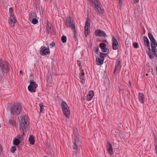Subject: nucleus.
I'll list each match as a JSON object with an SVG mask.
<instances>
[{"label": "nucleus", "instance_id": "f257e3e1", "mask_svg": "<svg viewBox=\"0 0 157 157\" xmlns=\"http://www.w3.org/2000/svg\"><path fill=\"white\" fill-rule=\"evenodd\" d=\"M148 35L150 40L153 55L155 57L157 58V50L156 48V47H157V42L151 33H148Z\"/></svg>", "mask_w": 157, "mask_h": 157}, {"label": "nucleus", "instance_id": "f03ea898", "mask_svg": "<svg viewBox=\"0 0 157 157\" xmlns=\"http://www.w3.org/2000/svg\"><path fill=\"white\" fill-rule=\"evenodd\" d=\"M28 117L26 116H23L21 120L20 124V130L21 132H22V134L24 135L25 133L26 132L28 128V124L27 122H28Z\"/></svg>", "mask_w": 157, "mask_h": 157}, {"label": "nucleus", "instance_id": "7ed1b4c3", "mask_svg": "<svg viewBox=\"0 0 157 157\" xmlns=\"http://www.w3.org/2000/svg\"><path fill=\"white\" fill-rule=\"evenodd\" d=\"M90 5L96 9L98 12L102 14L104 12V9L101 7V3L97 0H89Z\"/></svg>", "mask_w": 157, "mask_h": 157}, {"label": "nucleus", "instance_id": "20e7f679", "mask_svg": "<svg viewBox=\"0 0 157 157\" xmlns=\"http://www.w3.org/2000/svg\"><path fill=\"white\" fill-rule=\"evenodd\" d=\"M0 69L4 73H7L10 70V65L8 63L0 59Z\"/></svg>", "mask_w": 157, "mask_h": 157}, {"label": "nucleus", "instance_id": "39448f33", "mask_svg": "<svg viewBox=\"0 0 157 157\" xmlns=\"http://www.w3.org/2000/svg\"><path fill=\"white\" fill-rule=\"evenodd\" d=\"M61 106L64 114L66 117L69 118L70 117V112L69 107L67 104L65 102L63 101L61 103Z\"/></svg>", "mask_w": 157, "mask_h": 157}, {"label": "nucleus", "instance_id": "423d86ee", "mask_svg": "<svg viewBox=\"0 0 157 157\" xmlns=\"http://www.w3.org/2000/svg\"><path fill=\"white\" fill-rule=\"evenodd\" d=\"M21 111V106L20 104H16L12 106L10 108L11 114H18Z\"/></svg>", "mask_w": 157, "mask_h": 157}, {"label": "nucleus", "instance_id": "0eeeda50", "mask_svg": "<svg viewBox=\"0 0 157 157\" xmlns=\"http://www.w3.org/2000/svg\"><path fill=\"white\" fill-rule=\"evenodd\" d=\"M143 39L144 40V44L149 49V52L148 53V55L149 57L151 59H152L154 57L153 54H152V53L151 52L150 42L148 39L147 37L145 36H144Z\"/></svg>", "mask_w": 157, "mask_h": 157}, {"label": "nucleus", "instance_id": "6e6552de", "mask_svg": "<svg viewBox=\"0 0 157 157\" xmlns=\"http://www.w3.org/2000/svg\"><path fill=\"white\" fill-rule=\"evenodd\" d=\"M90 20L88 18H87L85 27V35L86 37L88 36L90 33Z\"/></svg>", "mask_w": 157, "mask_h": 157}, {"label": "nucleus", "instance_id": "1a4fd4ad", "mask_svg": "<svg viewBox=\"0 0 157 157\" xmlns=\"http://www.w3.org/2000/svg\"><path fill=\"white\" fill-rule=\"evenodd\" d=\"M65 25L68 27L71 28L72 30L74 29L75 26L73 22V20L71 17L67 18L66 19Z\"/></svg>", "mask_w": 157, "mask_h": 157}, {"label": "nucleus", "instance_id": "9d476101", "mask_svg": "<svg viewBox=\"0 0 157 157\" xmlns=\"http://www.w3.org/2000/svg\"><path fill=\"white\" fill-rule=\"evenodd\" d=\"M38 85L35 82L31 81L29 85L28 86V89L31 92H34Z\"/></svg>", "mask_w": 157, "mask_h": 157}, {"label": "nucleus", "instance_id": "9b49d317", "mask_svg": "<svg viewBox=\"0 0 157 157\" xmlns=\"http://www.w3.org/2000/svg\"><path fill=\"white\" fill-rule=\"evenodd\" d=\"M40 49V54L42 56L47 55L50 53L49 49L48 48L42 46Z\"/></svg>", "mask_w": 157, "mask_h": 157}, {"label": "nucleus", "instance_id": "f8f14e48", "mask_svg": "<svg viewBox=\"0 0 157 157\" xmlns=\"http://www.w3.org/2000/svg\"><path fill=\"white\" fill-rule=\"evenodd\" d=\"M95 35L97 36H103L105 38H106L108 36L104 31L100 30H98L95 31Z\"/></svg>", "mask_w": 157, "mask_h": 157}, {"label": "nucleus", "instance_id": "ddd939ff", "mask_svg": "<svg viewBox=\"0 0 157 157\" xmlns=\"http://www.w3.org/2000/svg\"><path fill=\"white\" fill-rule=\"evenodd\" d=\"M112 45L113 49V50H117L119 47V44L117 40L114 37H113L112 38Z\"/></svg>", "mask_w": 157, "mask_h": 157}, {"label": "nucleus", "instance_id": "4468645a", "mask_svg": "<svg viewBox=\"0 0 157 157\" xmlns=\"http://www.w3.org/2000/svg\"><path fill=\"white\" fill-rule=\"evenodd\" d=\"M17 21L15 16L10 17L9 20V23L11 27L14 26V24Z\"/></svg>", "mask_w": 157, "mask_h": 157}, {"label": "nucleus", "instance_id": "2eb2a0df", "mask_svg": "<svg viewBox=\"0 0 157 157\" xmlns=\"http://www.w3.org/2000/svg\"><path fill=\"white\" fill-rule=\"evenodd\" d=\"M73 151L74 152L76 156L78 155V146L77 145V141L75 140L73 141Z\"/></svg>", "mask_w": 157, "mask_h": 157}, {"label": "nucleus", "instance_id": "dca6fc26", "mask_svg": "<svg viewBox=\"0 0 157 157\" xmlns=\"http://www.w3.org/2000/svg\"><path fill=\"white\" fill-rule=\"evenodd\" d=\"M107 151L111 155H112L113 154L112 145L109 142L108 143V145L107 147Z\"/></svg>", "mask_w": 157, "mask_h": 157}, {"label": "nucleus", "instance_id": "f3484780", "mask_svg": "<svg viewBox=\"0 0 157 157\" xmlns=\"http://www.w3.org/2000/svg\"><path fill=\"white\" fill-rule=\"evenodd\" d=\"M80 70L81 71V73L79 75L80 76V78L81 80L80 82L81 83L83 84L85 82V79H84V73L82 69H81V68H80Z\"/></svg>", "mask_w": 157, "mask_h": 157}, {"label": "nucleus", "instance_id": "a211bd4d", "mask_svg": "<svg viewBox=\"0 0 157 157\" xmlns=\"http://www.w3.org/2000/svg\"><path fill=\"white\" fill-rule=\"evenodd\" d=\"M99 45L100 48L101 49V51L103 52H107V49L106 47V45L105 43H100L99 44Z\"/></svg>", "mask_w": 157, "mask_h": 157}, {"label": "nucleus", "instance_id": "6ab92c4d", "mask_svg": "<svg viewBox=\"0 0 157 157\" xmlns=\"http://www.w3.org/2000/svg\"><path fill=\"white\" fill-rule=\"evenodd\" d=\"M94 94V92L93 91H90L88 93L87 96V101H90Z\"/></svg>", "mask_w": 157, "mask_h": 157}, {"label": "nucleus", "instance_id": "aec40b11", "mask_svg": "<svg viewBox=\"0 0 157 157\" xmlns=\"http://www.w3.org/2000/svg\"><path fill=\"white\" fill-rule=\"evenodd\" d=\"M138 99L139 101L141 103H144V95L142 93L139 94Z\"/></svg>", "mask_w": 157, "mask_h": 157}, {"label": "nucleus", "instance_id": "412c9836", "mask_svg": "<svg viewBox=\"0 0 157 157\" xmlns=\"http://www.w3.org/2000/svg\"><path fill=\"white\" fill-rule=\"evenodd\" d=\"M74 32V33L73 36V37L75 40L77 42L78 41V33L77 31H76L75 27L74 29L72 30Z\"/></svg>", "mask_w": 157, "mask_h": 157}, {"label": "nucleus", "instance_id": "4be33fe9", "mask_svg": "<svg viewBox=\"0 0 157 157\" xmlns=\"http://www.w3.org/2000/svg\"><path fill=\"white\" fill-rule=\"evenodd\" d=\"M121 60L120 59H118L116 61V63L115 68H114V72L115 73L116 71H117V70H118V69H117V68L118 67V66L121 65Z\"/></svg>", "mask_w": 157, "mask_h": 157}, {"label": "nucleus", "instance_id": "5701e85b", "mask_svg": "<svg viewBox=\"0 0 157 157\" xmlns=\"http://www.w3.org/2000/svg\"><path fill=\"white\" fill-rule=\"evenodd\" d=\"M103 62V59H101L100 58L98 57L96 59L95 63L96 64L98 65H100L102 64Z\"/></svg>", "mask_w": 157, "mask_h": 157}, {"label": "nucleus", "instance_id": "b1692460", "mask_svg": "<svg viewBox=\"0 0 157 157\" xmlns=\"http://www.w3.org/2000/svg\"><path fill=\"white\" fill-rule=\"evenodd\" d=\"M37 18L36 13H35L32 12L29 14V21L32 20L33 19Z\"/></svg>", "mask_w": 157, "mask_h": 157}, {"label": "nucleus", "instance_id": "393cba45", "mask_svg": "<svg viewBox=\"0 0 157 157\" xmlns=\"http://www.w3.org/2000/svg\"><path fill=\"white\" fill-rule=\"evenodd\" d=\"M29 141L31 144H34V140L33 136H30L29 138Z\"/></svg>", "mask_w": 157, "mask_h": 157}, {"label": "nucleus", "instance_id": "a878e982", "mask_svg": "<svg viewBox=\"0 0 157 157\" xmlns=\"http://www.w3.org/2000/svg\"><path fill=\"white\" fill-rule=\"evenodd\" d=\"M9 15L10 17L14 16L13 13V9L12 7H10L9 9Z\"/></svg>", "mask_w": 157, "mask_h": 157}, {"label": "nucleus", "instance_id": "bb28decb", "mask_svg": "<svg viewBox=\"0 0 157 157\" xmlns=\"http://www.w3.org/2000/svg\"><path fill=\"white\" fill-rule=\"evenodd\" d=\"M13 143L14 145H17L20 143L19 140L18 139L15 138L13 140Z\"/></svg>", "mask_w": 157, "mask_h": 157}, {"label": "nucleus", "instance_id": "cd10ccee", "mask_svg": "<svg viewBox=\"0 0 157 157\" xmlns=\"http://www.w3.org/2000/svg\"><path fill=\"white\" fill-rule=\"evenodd\" d=\"M37 18H35L33 19L32 20L29 21L30 22H31L33 24H36L38 23V21L37 19Z\"/></svg>", "mask_w": 157, "mask_h": 157}, {"label": "nucleus", "instance_id": "c85d7f7f", "mask_svg": "<svg viewBox=\"0 0 157 157\" xmlns=\"http://www.w3.org/2000/svg\"><path fill=\"white\" fill-rule=\"evenodd\" d=\"M47 31L49 33L51 29V24L48 23L47 24L46 26Z\"/></svg>", "mask_w": 157, "mask_h": 157}, {"label": "nucleus", "instance_id": "c756f323", "mask_svg": "<svg viewBox=\"0 0 157 157\" xmlns=\"http://www.w3.org/2000/svg\"><path fill=\"white\" fill-rule=\"evenodd\" d=\"M40 111L41 113H44V105L42 103H40Z\"/></svg>", "mask_w": 157, "mask_h": 157}, {"label": "nucleus", "instance_id": "7c9ffc66", "mask_svg": "<svg viewBox=\"0 0 157 157\" xmlns=\"http://www.w3.org/2000/svg\"><path fill=\"white\" fill-rule=\"evenodd\" d=\"M61 40L63 43H65L67 41V37L66 36L63 35L61 37Z\"/></svg>", "mask_w": 157, "mask_h": 157}, {"label": "nucleus", "instance_id": "2f4dec72", "mask_svg": "<svg viewBox=\"0 0 157 157\" xmlns=\"http://www.w3.org/2000/svg\"><path fill=\"white\" fill-rule=\"evenodd\" d=\"M9 123L13 126H15L16 125V122L13 120H12L9 121Z\"/></svg>", "mask_w": 157, "mask_h": 157}, {"label": "nucleus", "instance_id": "473e14b6", "mask_svg": "<svg viewBox=\"0 0 157 157\" xmlns=\"http://www.w3.org/2000/svg\"><path fill=\"white\" fill-rule=\"evenodd\" d=\"M21 134H22L21 135L19 134L17 136V139H18V140L19 139H21L22 138V136H23L24 135H23L22 134V132H21Z\"/></svg>", "mask_w": 157, "mask_h": 157}, {"label": "nucleus", "instance_id": "72a5a7b5", "mask_svg": "<svg viewBox=\"0 0 157 157\" xmlns=\"http://www.w3.org/2000/svg\"><path fill=\"white\" fill-rule=\"evenodd\" d=\"M133 44L134 48H139L138 44L137 42H134Z\"/></svg>", "mask_w": 157, "mask_h": 157}, {"label": "nucleus", "instance_id": "f704fd0d", "mask_svg": "<svg viewBox=\"0 0 157 157\" xmlns=\"http://www.w3.org/2000/svg\"><path fill=\"white\" fill-rule=\"evenodd\" d=\"M16 148L15 146L12 147L11 148V151L13 152L14 153V151L16 150Z\"/></svg>", "mask_w": 157, "mask_h": 157}, {"label": "nucleus", "instance_id": "c9c22d12", "mask_svg": "<svg viewBox=\"0 0 157 157\" xmlns=\"http://www.w3.org/2000/svg\"><path fill=\"white\" fill-rule=\"evenodd\" d=\"M104 55V54L102 53H101L100 54V57L101 58V59H103V61H104V58L105 57Z\"/></svg>", "mask_w": 157, "mask_h": 157}, {"label": "nucleus", "instance_id": "e433bc0d", "mask_svg": "<svg viewBox=\"0 0 157 157\" xmlns=\"http://www.w3.org/2000/svg\"><path fill=\"white\" fill-rule=\"evenodd\" d=\"M119 4L120 6H121L122 4V0H119Z\"/></svg>", "mask_w": 157, "mask_h": 157}, {"label": "nucleus", "instance_id": "4c0bfd02", "mask_svg": "<svg viewBox=\"0 0 157 157\" xmlns=\"http://www.w3.org/2000/svg\"><path fill=\"white\" fill-rule=\"evenodd\" d=\"M50 45L51 48H52L55 45V44L54 43L52 42L50 44Z\"/></svg>", "mask_w": 157, "mask_h": 157}, {"label": "nucleus", "instance_id": "58836bf2", "mask_svg": "<svg viewBox=\"0 0 157 157\" xmlns=\"http://www.w3.org/2000/svg\"><path fill=\"white\" fill-rule=\"evenodd\" d=\"M155 149L156 153V155H157V144L155 146Z\"/></svg>", "mask_w": 157, "mask_h": 157}, {"label": "nucleus", "instance_id": "ea45409f", "mask_svg": "<svg viewBox=\"0 0 157 157\" xmlns=\"http://www.w3.org/2000/svg\"><path fill=\"white\" fill-rule=\"evenodd\" d=\"M2 151V146L1 144H0V153H1Z\"/></svg>", "mask_w": 157, "mask_h": 157}, {"label": "nucleus", "instance_id": "a19ab883", "mask_svg": "<svg viewBox=\"0 0 157 157\" xmlns=\"http://www.w3.org/2000/svg\"><path fill=\"white\" fill-rule=\"evenodd\" d=\"M98 50V48H96L95 49L94 51L95 52H97Z\"/></svg>", "mask_w": 157, "mask_h": 157}, {"label": "nucleus", "instance_id": "79ce46f5", "mask_svg": "<svg viewBox=\"0 0 157 157\" xmlns=\"http://www.w3.org/2000/svg\"><path fill=\"white\" fill-rule=\"evenodd\" d=\"M102 42L104 43H107V41L106 40H102Z\"/></svg>", "mask_w": 157, "mask_h": 157}, {"label": "nucleus", "instance_id": "37998d69", "mask_svg": "<svg viewBox=\"0 0 157 157\" xmlns=\"http://www.w3.org/2000/svg\"><path fill=\"white\" fill-rule=\"evenodd\" d=\"M135 3H138L140 0H135Z\"/></svg>", "mask_w": 157, "mask_h": 157}, {"label": "nucleus", "instance_id": "c03bdc74", "mask_svg": "<svg viewBox=\"0 0 157 157\" xmlns=\"http://www.w3.org/2000/svg\"><path fill=\"white\" fill-rule=\"evenodd\" d=\"M104 56L105 57V56L107 55V53H104Z\"/></svg>", "mask_w": 157, "mask_h": 157}, {"label": "nucleus", "instance_id": "a18cd8bd", "mask_svg": "<svg viewBox=\"0 0 157 157\" xmlns=\"http://www.w3.org/2000/svg\"><path fill=\"white\" fill-rule=\"evenodd\" d=\"M156 72L157 73V66L156 67Z\"/></svg>", "mask_w": 157, "mask_h": 157}, {"label": "nucleus", "instance_id": "49530a36", "mask_svg": "<svg viewBox=\"0 0 157 157\" xmlns=\"http://www.w3.org/2000/svg\"><path fill=\"white\" fill-rule=\"evenodd\" d=\"M129 83L130 86H131V82H130V81H129Z\"/></svg>", "mask_w": 157, "mask_h": 157}, {"label": "nucleus", "instance_id": "de8ad7c7", "mask_svg": "<svg viewBox=\"0 0 157 157\" xmlns=\"http://www.w3.org/2000/svg\"><path fill=\"white\" fill-rule=\"evenodd\" d=\"M83 52H81V54L83 55Z\"/></svg>", "mask_w": 157, "mask_h": 157}, {"label": "nucleus", "instance_id": "09e8293b", "mask_svg": "<svg viewBox=\"0 0 157 157\" xmlns=\"http://www.w3.org/2000/svg\"><path fill=\"white\" fill-rule=\"evenodd\" d=\"M146 76H147V75H148V74H147H147H146Z\"/></svg>", "mask_w": 157, "mask_h": 157}, {"label": "nucleus", "instance_id": "8fccbe9b", "mask_svg": "<svg viewBox=\"0 0 157 157\" xmlns=\"http://www.w3.org/2000/svg\"><path fill=\"white\" fill-rule=\"evenodd\" d=\"M20 73H21V71H20Z\"/></svg>", "mask_w": 157, "mask_h": 157}, {"label": "nucleus", "instance_id": "3c124183", "mask_svg": "<svg viewBox=\"0 0 157 157\" xmlns=\"http://www.w3.org/2000/svg\"><path fill=\"white\" fill-rule=\"evenodd\" d=\"M79 67H80V63H79Z\"/></svg>", "mask_w": 157, "mask_h": 157}]
</instances>
